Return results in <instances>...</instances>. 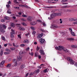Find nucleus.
Listing matches in <instances>:
<instances>
[{"instance_id": "obj_1", "label": "nucleus", "mask_w": 77, "mask_h": 77, "mask_svg": "<svg viewBox=\"0 0 77 77\" xmlns=\"http://www.w3.org/2000/svg\"><path fill=\"white\" fill-rule=\"evenodd\" d=\"M67 60H68V61H69L70 62L71 64H72V65H73L74 63H75V61H73V60L71 59V58L69 57H67Z\"/></svg>"}, {"instance_id": "obj_2", "label": "nucleus", "mask_w": 77, "mask_h": 77, "mask_svg": "<svg viewBox=\"0 0 77 77\" xmlns=\"http://www.w3.org/2000/svg\"><path fill=\"white\" fill-rule=\"evenodd\" d=\"M23 57V55H22V51L19 52V57H18V60H21L22 59Z\"/></svg>"}, {"instance_id": "obj_3", "label": "nucleus", "mask_w": 77, "mask_h": 77, "mask_svg": "<svg viewBox=\"0 0 77 77\" xmlns=\"http://www.w3.org/2000/svg\"><path fill=\"white\" fill-rule=\"evenodd\" d=\"M55 16H56L55 13L52 14L50 16L51 17H48V19L49 20H53V19L55 17Z\"/></svg>"}, {"instance_id": "obj_4", "label": "nucleus", "mask_w": 77, "mask_h": 77, "mask_svg": "<svg viewBox=\"0 0 77 77\" xmlns=\"http://www.w3.org/2000/svg\"><path fill=\"white\" fill-rule=\"evenodd\" d=\"M13 61L14 64L13 65V66H17V60H16V59H14L13 60Z\"/></svg>"}, {"instance_id": "obj_5", "label": "nucleus", "mask_w": 77, "mask_h": 77, "mask_svg": "<svg viewBox=\"0 0 77 77\" xmlns=\"http://www.w3.org/2000/svg\"><path fill=\"white\" fill-rule=\"evenodd\" d=\"M11 38H13V37H14V35L15 34V31L12 29H11Z\"/></svg>"}, {"instance_id": "obj_6", "label": "nucleus", "mask_w": 77, "mask_h": 77, "mask_svg": "<svg viewBox=\"0 0 77 77\" xmlns=\"http://www.w3.org/2000/svg\"><path fill=\"white\" fill-rule=\"evenodd\" d=\"M63 48V47H62L61 46H59V47H56L55 48L57 50H61L62 48Z\"/></svg>"}, {"instance_id": "obj_7", "label": "nucleus", "mask_w": 77, "mask_h": 77, "mask_svg": "<svg viewBox=\"0 0 77 77\" xmlns=\"http://www.w3.org/2000/svg\"><path fill=\"white\" fill-rule=\"evenodd\" d=\"M39 40L41 44H44V42H45V39L42 38H41V39H39Z\"/></svg>"}, {"instance_id": "obj_8", "label": "nucleus", "mask_w": 77, "mask_h": 77, "mask_svg": "<svg viewBox=\"0 0 77 77\" xmlns=\"http://www.w3.org/2000/svg\"><path fill=\"white\" fill-rule=\"evenodd\" d=\"M5 63V61H2L0 64V66L2 68H3V65Z\"/></svg>"}, {"instance_id": "obj_9", "label": "nucleus", "mask_w": 77, "mask_h": 77, "mask_svg": "<svg viewBox=\"0 0 77 77\" xmlns=\"http://www.w3.org/2000/svg\"><path fill=\"white\" fill-rule=\"evenodd\" d=\"M39 53H40L41 54H45L44 52V51L42 49L40 50Z\"/></svg>"}, {"instance_id": "obj_10", "label": "nucleus", "mask_w": 77, "mask_h": 77, "mask_svg": "<svg viewBox=\"0 0 77 77\" xmlns=\"http://www.w3.org/2000/svg\"><path fill=\"white\" fill-rule=\"evenodd\" d=\"M32 20V17H31L29 16L27 19V20L29 21H31Z\"/></svg>"}, {"instance_id": "obj_11", "label": "nucleus", "mask_w": 77, "mask_h": 77, "mask_svg": "<svg viewBox=\"0 0 77 77\" xmlns=\"http://www.w3.org/2000/svg\"><path fill=\"white\" fill-rule=\"evenodd\" d=\"M62 47H63V48L61 50H63L66 51H66L68 52V51H69L67 50V49H66V48H64L63 47V46Z\"/></svg>"}, {"instance_id": "obj_12", "label": "nucleus", "mask_w": 77, "mask_h": 77, "mask_svg": "<svg viewBox=\"0 0 77 77\" xmlns=\"http://www.w3.org/2000/svg\"><path fill=\"white\" fill-rule=\"evenodd\" d=\"M19 30H22V31H25V28L22 27H20L19 28Z\"/></svg>"}, {"instance_id": "obj_13", "label": "nucleus", "mask_w": 77, "mask_h": 77, "mask_svg": "<svg viewBox=\"0 0 77 77\" xmlns=\"http://www.w3.org/2000/svg\"><path fill=\"white\" fill-rule=\"evenodd\" d=\"M23 43H29V41L28 39L25 40L23 41Z\"/></svg>"}, {"instance_id": "obj_14", "label": "nucleus", "mask_w": 77, "mask_h": 77, "mask_svg": "<svg viewBox=\"0 0 77 77\" xmlns=\"http://www.w3.org/2000/svg\"><path fill=\"white\" fill-rule=\"evenodd\" d=\"M52 27L54 28V29H57V28H58V26L57 25H53L52 26Z\"/></svg>"}, {"instance_id": "obj_15", "label": "nucleus", "mask_w": 77, "mask_h": 77, "mask_svg": "<svg viewBox=\"0 0 77 77\" xmlns=\"http://www.w3.org/2000/svg\"><path fill=\"white\" fill-rule=\"evenodd\" d=\"M36 22L34 21L31 23V25H36Z\"/></svg>"}, {"instance_id": "obj_16", "label": "nucleus", "mask_w": 77, "mask_h": 77, "mask_svg": "<svg viewBox=\"0 0 77 77\" xmlns=\"http://www.w3.org/2000/svg\"><path fill=\"white\" fill-rule=\"evenodd\" d=\"M72 21H77V18H71Z\"/></svg>"}, {"instance_id": "obj_17", "label": "nucleus", "mask_w": 77, "mask_h": 77, "mask_svg": "<svg viewBox=\"0 0 77 77\" xmlns=\"http://www.w3.org/2000/svg\"><path fill=\"white\" fill-rule=\"evenodd\" d=\"M35 57H38L39 56V54H38V52H36L35 53Z\"/></svg>"}, {"instance_id": "obj_18", "label": "nucleus", "mask_w": 77, "mask_h": 77, "mask_svg": "<svg viewBox=\"0 0 77 77\" xmlns=\"http://www.w3.org/2000/svg\"><path fill=\"white\" fill-rule=\"evenodd\" d=\"M67 40L68 41H73L74 39L72 38H67Z\"/></svg>"}, {"instance_id": "obj_19", "label": "nucleus", "mask_w": 77, "mask_h": 77, "mask_svg": "<svg viewBox=\"0 0 77 77\" xmlns=\"http://www.w3.org/2000/svg\"><path fill=\"white\" fill-rule=\"evenodd\" d=\"M56 16H60L61 15V13H55Z\"/></svg>"}, {"instance_id": "obj_20", "label": "nucleus", "mask_w": 77, "mask_h": 77, "mask_svg": "<svg viewBox=\"0 0 77 77\" xmlns=\"http://www.w3.org/2000/svg\"><path fill=\"white\" fill-rule=\"evenodd\" d=\"M7 13H8V14H12V12H11V10L10 9L8 10L7 11Z\"/></svg>"}, {"instance_id": "obj_21", "label": "nucleus", "mask_w": 77, "mask_h": 77, "mask_svg": "<svg viewBox=\"0 0 77 77\" xmlns=\"http://www.w3.org/2000/svg\"><path fill=\"white\" fill-rule=\"evenodd\" d=\"M71 47L72 48H77V45H72L71 46Z\"/></svg>"}, {"instance_id": "obj_22", "label": "nucleus", "mask_w": 77, "mask_h": 77, "mask_svg": "<svg viewBox=\"0 0 77 77\" xmlns=\"http://www.w3.org/2000/svg\"><path fill=\"white\" fill-rule=\"evenodd\" d=\"M1 31L2 32H5V31L4 30H3V28L2 27H1Z\"/></svg>"}, {"instance_id": "obj_23", "label": "nucleus", "mask_w": 77, "mask_h": 77, "mask_svg": "<svg viewBox=\"0 0 77 77\" xmlns=\"http://www.w3.org/2000/svg\"><path fill=\"white\" fill-rule=\"evenodd\" d=\"M11 27H15V24L12 23H11Z\"/></svg>"}, {"instance_id": "obj_24", "label": "nucleus", "mask_w": 77, "mask_h": 77, "mask_svg": "<svg viewBox=\"0 0 77 77\" xmlns=\"http://www.w3.org/2000/svg\"><path fill=\"white\" fill-rule=\"evenodd\" d=\"M11 64H8L7 66V68H9L10 67H11Z\"/></svg>"}, {"instance_id": "obj_25", "label": "nucleus", "mask_w": 77, "mask_h": 77, "mask_svg": "<svg viewBox=\"0 0 77 77\" xmlns=\"http://www.w3.org/2000/svg\"><path fill=\"white\" fill-rule=\"evenodd\" d=\"M25 65L24 64H22L21 65V68H25Z\"/></svg>"}, {"instance_id": "obj_26", "label": "nucleus", "mask_w": 77, "mask_h": 77, "mask_svg": "<svg viewBox=\"0 0 77 77\" xmlns=\"http://www.w3.org/2000/svg\"><path fill=\"white\" fill-rule=\"evenodd\" d=\"M39 71H40V70H39V69H38L36 70L35 71V72H36V73H38V72H39Z\"/></svg>"}, {"instance_id": "obj_27", "label": "nucleus", "mask_w": 77, "mask_h": 77, "mask_svg": "<svg viewBox=\"0 0 77 77\" xmlns=\"http://www.w3.org/2000/svg\"><path fill=\"white\" fill-rule=\"evenodd\" d=\"M1 38L3 41H6V39H5V37L2 36Z\"/></svg>"}, {"instance_id": "obj_28", "label": "nucleus", "mask_w": 77, "mask_h": 77, "mask_svg": "<svg viewBox=\"0 0 77 77\" xmlns=\"http://www.w3.org/2000/svg\"><path fill=\"white\" fill-rule=\"evenodd\" d=\"M5 18L6 20H9V17H5Z\"/></svg>"}, {"instance_id": "obj_29", "label": "nucleus", "mask_w": 77, "mask_h": 77, "mask_svg": "<svg viewBox=\"0 0 77 77\" xmlns=\"http://www.w3.org/2000/svg\"><path fill=\"white\" fill-rule=\"evenodd\" d=\"M9 53H10L9 52H4V54L5 55H6L7 54H9Z\"/></svg>"}, {"instance_id": "obj_30", "label": "nucleus", "mask_w": 77, "mask_h": 77, "mask_svg": "<svg viewBox=\"0 0 77 77\" xmlns=\"http://www.w3.org/2000/svg\"><path fill=\"white\" fill-rule=\"evenodd\" d=\"M5 51H8V52H11V51L9 49H5Z\"/></svg>"}, {"instance_id": "obj_31", "label": "nucleus", "mask_w": 77, "mask_h": 77, "mask_svg": "<svg viewBox=\"0 0 77 77\" xmlns=\"http://www.w3.org/2000/svg\"><path fill=\"white\" fill-rule=\"evenodd\" d=\"M32 35H35V33H36V31H32Z\"/></svg>"}, {"instance_id": "obj_32", "label": "nucleus", "mask_w": 77, "mask_h": 77, "mask_svg": "<svg viewBox=\"0 0 77 77\" xmlns=\"http://www.w3.org/2000/svg\"><path fill=\"white\" fill-rule=\"evenodd\" d=\"M71 34L73 36H77V35H75V34H74V32H71Z\"/></svg>"}, {"instance_id": "obj_33", "label": "nucleus", "mask_w": 77, "mask_h": 77, "mask_svg": "<svg viewBox=\"0 0 77 77\" xmlns=\"http://www.w3.org/2000/svg\"><path fill=\"white\" fill-rule=\"evenodd\" d=\"M17 36L18 38H19L20 39H21V34L18 35Z\"/></svg>"}, {"instance_id": "obj_34", "label": "nucleus", "mask_w": 77, "mask_h": 77, "mask_svg": "<svg viewBox=\"0 0 77 77\" xmlns=\"http://www.w3.org/2000/svg\"><path fill=\"white\" fill-rule=\"evenodd\" d=\"M41 37H42L41 36V34H39L37 36V38H41Z\"/></svg>"}, {"instance_id": "obj_35", "label": "nucleus", "mask_w": 77, "mask_h": 77, "mask_svg": "<svg viewBox=\"0 0 77 77\" xmlns=\"http://www.w3.org/2000/svg\"><path fill=\"white\" fill-rule=\"evenodd\" d=\"M66 11H65V12H70L71 11L69 9H68L66 10Z\"/></svg>"}, {"instance_id": "obj_36", "label": "nucleus", "mask_w": 77, "mask_h": 77, "mask_svg": "<svg viewBox=\"0 0 77 77\" xmlns=\"http://www.w3.org/2000/svg\"><path fill=\"white\" fill-rule=\"evenodd\" d=\"M31 29L32 30H35V27L33 26H31Z\"/></svg>"}, {"instance_id": "obj_37", "label": "nucleus", "mask_w": 77, "mask_h": 77, "mask_svg": "<svg viewBox=\"0 0 77 77\" xmlns=\"http://www.w3.org/2000/svg\"><path fill=\"white\" fill-rule=\"evenodd\" d=\"M17 27H20V26H21V25H20V24H17Z\"/></svg>"}, {"instance_id": "obj_38", "label": "nucleus", "mask_w": 77, "mask_h": 77, "mask_svg": "<svg viewBox=\"0 0 77 77\" xmlns=\"http://www.w3.org/2000/svg\"><path fill=\"white\" fill-rule=\"evenodd\" d=\"M1 56H2L3 55V51H1Z\"/></svg>"}, {"instance_id": "obj_39", "label": "nucleus", "mask_w": 77, "mask_h": 77, "mask_svg": "<svg viewBox=\"0 0 77 77\" xmlns=\"http://www.w3.org/2000/svg\"><path fill=\"white\" fill-rule=\"evenodd\" d=\"M24 46H25V45L24 44H22L20 45V46L22 47H24Z\"/></svg>"}, {"instance_id": "obj_40", "label": "nucleus", "mask_w": 77, "mask_h": 77, "mask_svg": "<svg viewBox=\"0 0 77 77\" xmlns=\"http://www.w3.org/2000/svg\"><path fill=\"white\" fill-rule=\"evenodd\" d=\"M69 31L71 33L72 32V29L71 28H69Z\"/></svg>"}, {"instance_id": "obj_41", "label": "nucleus", "mask_w": 77, "mask_h": 77, "mask_svg": "<svg viewBox=\"0 0 77 77\" xmlns=\"http://www.w3.org/2000/svg\"><path fill=\"white\" fill-rule=\"evenodd\" d=\"M41 31H42V32H45V31H46L43 29H41Z\"/></svg>"}, {"instance_id": "obj_42", "label": "nucleus", "mask_w": 77, "mask_h": 77, "mask_svg": "<svg viewBox=\"0 0 77 77\" xmlns=\"http://www.w3.org/2000/svg\"><path fill=\"white\" fill-rule=\"evenodd\" d=\"M10 49L11 50H14L15 48H10Z\"/></svg>"}, {"instance_id": "obj_43", "label": "nucleus", "mask_w": 77, "mask_h": 77, "mask_svg": "<svg viewBox=\"0 0 77 77\" xmlns=\"http://www.w3.org/2000/svg\"><path fill=\"white\" fill-rule=\"evenodd\" d=\"M2 26L3 27L4 29H6V26L4 24L2 25Z\"/></svg>"}, {"instance_id": "obj_44", "label": "nucleus", "mask_w": 77, "mask_h": 77, "mask_svg": "<svg viewBox=\"0 0 77 77\" xmlns=\"http://www.w3.org/2000/svg\"><path fill=\"white\" fill-rule=\"evenodd\" d=\"M37 51H38L39 50V47L38 46H37V48H36Z\"/></svg>"}, {"instance_id": "obj_45", "label": "nucleus", "mask_w": 77, "mask_h": 77, "mask_svg": "<svg viewBox=\"0 0 77 77\" xmlns=\"http://www.w3.org/2000/svg\"><path fill=\"white\" fill-rule=\"evenodd\" d=\"M68 0H62V2L63 3L65 2H67V1H68Z\"/></svg>"}, {"instance_id": "obj_46", "label": "nucleus", "mask_w": 77, "mask_h": 77, "mask_svg": "<svg viewBox=\"0 0 77 77\" xmlns=\"http://www.w3.org/2000/svg\"><path fill=\"white\" fill-rule=\"evenodd\" d=\"M34 74V73H33V72H31L29 73L30 75H33Z\"/></svg>"}, {"instance_id": "obj_47", "label": "nucleus", "mask_w": 77, "mask_h": 77, "mask_svg": "<svg viewBox=\"0 0 77 77\" xmlns=\"http://www.w3.org/2000/svg\"><path fill=\"white\" fill-rule=\"evenodd\" d=\"M22 17H25V18H26V17H27V15H25V14H23L22 15Z\"/></svg>"}, {"instance_id": "obj_48", "label": "nucleus", "mask_w": 77, "mask_h": 77, "mask_svg": "<svg viewBox=\"0 0 77 77\" xmlns=\"http://www.w3.org/2000/svg\"><path fill=\"white\" fill-rule=\"evenodd\" d=\"M22 24L23 25V26H26V23H22Z\"/></svg>"}, {"instance_id": "obj_49", "label": "nucleus", "mask_w": 77, "mask_h": 77, "mask_svg": "<svg viewBox=\"0 0 77 77\" xmlns=\"http://www.w3.org/2000/svg\"><path fill=\"white\" fill-rule=\"evenodd\" d=\"M14 9H19L20 8L18 7H14Z\"/></svg>"}, {"instance_id": "obj_50", "label": "nucleus", "mask_w": 77, "mask_h": 77, "mask_svg": "<svg viewBox=\"0 0 77 77\" xmlns=\"http://www.w3.org/2000/svg\"><path fill=\"white\" fill-rule=\"evenodd\" d=\"M44 72H47L48 71H47V69H45L44 71Z\"/></svg>"}, {"instance_id": "obj_51", "label": "nucleus", "mask_w": 77, "mask_h": 77, "mask_svg": "<svg viewBox=\"0 0 77 77\" xmlns=\"http://www.w3.org/2000/svg\"><path fill=\"white\" fill-rule=\"evenodd\" d=\"M1 21L3 23H5V20H3V19H2Z\"/></svg>"}, {"instance_id": "obj_52", "label": "nucleus", "mask_w": 77, "mask_h": 77, "mask_svg": "<svg viewBox=\"0 0 77 77\" xmlns=\"http://www.w3.org/2000/svg\"><path fill=\"white\" fill-rule=\"evenodd\" d=\"M74 65H75V66H76V67H77V62H75Z\"/></svg>"}, {"instance_id": "obj_53", "label": "nucleus", "mask_w": 77, "mask_h": 77, "mask_svg": "<svg viewBox=\"0 0 77 77\" xmlns=\"http://www.w3.org/2000/svg\"><path fill=\"white\" fill-rule=\"evenodd\" d=\"M67 8V6H63L62 7V8Z\"/></svg>"}, {"instance_id": "obj_54", "label": "nucleus", "mask_w": 77, "mask_h": 77, "mask_svg": "<svg viewBox=\"0 0 77 77\" xmlns=\"http://www.w3.org/2000/svg\"><path fill=\"white\" fill-rule=\"evenodd\" d=\"M30 49V48L29 47H28L26 49V51H28L29 50V49Z\"/></svg>"}, {"instance_id": "obj_55", "label": "nucleus", "mask_w": 77, "mask_h": 77, "mask_svg": "<svg viewBox=\"0 0 77 77\" xmlns=\"http://www.w3.org/2000/svg\"><path fill=\"white\" fill-rule=\"evenodd\" d=\"M6 7L7 8H9L10 7V5H9V4L6 5Z\"/></svg>"}, {"instance_id": "obj_56", "label": "nucleus", "mask_w": 77, "mask_h": 77, "mask_svg": "<svg viewBox=\"0 0 77 77\" xmlns=\"http://www.w3.org/2000/svg\"><path fill=\"white\" fill-rule=\"evenodd\" d=\"M56 8V7H49L48 8Z\"/></svg>"}, {"instance_id": "obj_57", "label": "nucleus", "mask_w": 77, "mask_h": 77, "mask_svg": "<svg viewBox=\"0 0 77 77\" xmlns=\"http://www.w3.org/2000/svg\"><path fill=\"white\" fill-rule=\"evenodd\" d=\"M43 25L44 26H46V24H45V23H43Z\"/></svg>"}, {"instance_id": "obj_58", "label": "nucleus", "mask_w": 77, "mask_h": 77, "mask_svg": "<svg viewBox=\"0 0 77 77\" xmlns=\"http://www.w3.org/2000/svg\"><path fill=\"white\" fill-rule=\"evenodd\" d=\"M30 54L32 56H33L34 54L33 53V52H31Z\"/></svg>"}, {"instance_id": "obj_59", "label": "nucleus", "mask_w": 77, "mask_h": 77, "mask_svg": "<svg viewBox=\"0 0 77 77\" xmlns=\"http://www.w3.org/2000/svg\"><path fill=\"white\" fill-rule=\"evenodd\" d=\"M38 59H41V55H38Z\"/></svg>"}, {"instance_id": "obj_60", "label": "nucleus", "mask_w": 77, "mask_h": 77, "mask_svg": "<svg viewBox=\"0 0 77 77\" xmlns=\"http://www.w3.org/2000/svg\"><path fill=\"white\" fill-rule=\"evenodd\" d=\"M26 36H28V35H29V33L28 32L27 34H26L25 35Z\"/></svg>"}, {"instance_id": "obj_61", "label": "nucleus", "mask_w": 77, "mask_h": 77, "mask_svg": "<svg viewBox=\"0 0 77 77\" xmlns=\"http://www.w3.org/2000/svg\"><path fill=\"white\" fill-rule=\"evenodd\" d=\"M8 4V5H9V4H11V2L10 1H9Z\"/></svg>"}, {"instance_id": "obj_62", "label": "nucleus", "mask_w": 77, "mask_h": 77, "mask_svg": "<svg viewBox=\"0 0 77 77\" xmlns=\"http://www.w3.org/2000/svg\"><path fill=\"white\" fill-rule=\"evenodd\" d=\"M29 73H27L26 75V76L27 77V76H28V75H29Z\"/></svg>"}, {"instance_id": "obj_63", "label": "nucleus", "mask_w": 77, "mask_h": 77, "mask_svg": "<svg viewBox=\"0 0 77 77\" xmlns=\"http://www.w3.org/2000/svg\"><path fill=\"white\" fill-rule=\"evenodd\" d=\"M11 58H10L8 60V62H10L11 61Z\"/></svg>"}, {"instance_id": "obj_64", "label": "nucleus", "mask_w": 77, "mask_h": 77, "mask_svg": "<svg viewBox=\"0 0 77 77\" xmlns=\"http://www.w3.org/2000/svg\"><path fill=\"white\" fill-rule=\"evenodd\" d=\"M73 24H77V22H74L73 23Z\"/></svg>"}]
</instances>
